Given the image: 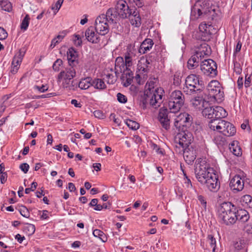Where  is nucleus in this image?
<instances>
[{
    "label": "nucleus",
    "mask_w": 252,
    "mask_h": 252,
    "mask_svg": "<svg viewBox=\"0 0 252 252\" xmlns=\"http://www.w3.org/2000/svg\"><path fill=\"white\" fill-rule=\"evenodd\" d=\"M218 220L221 224L229 226L237 220L242 222L247 221L249 219L248 212L244 209H238L230 202H224L217 208Z\"/></svg>",
    "instance_id": "f257e3e1"
},
{
    "label": "nucleus",
    "mask_w": 252,
    "mask_h": 252,
    "mask_svg": "<svg viewBox=\"0 0 252 252\" xmlns=\"http://www.w3.org/2000/svg\"><path fill=\"white\" fill-rule=\"evenodd\" d=\"M195 174L198 181L203 184L210 176V173H213L214 170L210 167L205 159L199 158L196 160L195 165Z\"/></svg>",
    "instance_id": "f03ea898"
},
{
    "label": "nucleus",
    "mask_w": 252,
    "mask_h": 252,
    "mask_svg": "<svg viewBox=\"0 0 252 252\" xmlns=\"http://www.w3.org/2000/svg\"><path fill=\"white\" fill-rule=\"evenodd\" d=\"M75 76V69L71 65L62 71L58 76V79L59 81L62 82L63 88L69 90L75 91L77 89V86L73 84L74 81L72 79Z\"/></svg>",
    "instance_id": "7ed1b4c3"
},
{
    "label": "nucleus",
    "mask_w": 252,
    "mask_h": 252,
    "mask_svg": "<svg viewBox=\"0 0 252 252\" xmlns=\"http://www.w3.org/2000/svg\"><path fill=\"white\" fill-rule=\"evenodd\" d=\"M207 91L210 101L220 102L224 97L223 88L217 80L211 81L207 86Z\"/></svg>",
    "instance_id": "20e7f679"
},
{
    "label": "nucleus",
    "mask_w": 252,
    "mask_h": 252,
    "mask_svg": "<svg viewBox=\"0 0 252 252\" xmlns=\"http://www.w3.org/2000/svg\"><path fill=\"white\" fill-rule=\"evenodd\" d=\"M199 76L195 74H190L186 79L183 91L187 94L196 93L200 90Z\"/></svg>",
    "instance_id": "39448f33"
},
{
    "label": "nucleus",
    "mask_w": 252,
    "mask_h": 252,
    "mask_svg": "<svg viewBox=\"0 0 252 252\" xmlns=\"http://www.w3.org/2000/svg\"><path fill=\"white\" fill-rule=\"evenodd\" d=\"M148 89V91H146V94L149 99L150 105L155 108L159 107L162 102L164 90L161 88H155L154 87L149 88Z\"/></svg>",
    "instance_id": "423d86ee"
},
{
    "label": "nucleus",
    "mask_w": 252,
    "mask_h": 252,
    "mask_svg": "<svg viewBox=\"0 0 252 252\" xmlns=\"http://www.w3.org/2000/svg\"><path fill=\"white\" fill-rule=\"evenodd\" d=\"M193 139L192 134L188 131L179 133L176 137L177 145L175 146L177 152H182L184 148L189 146Z\"/></svg>",
    "instance_id": "0eeeda50"
},
{
    "label": "nucleus",
    "mask_w": 252,
    "mask_h": 252,
    "mask_svg": "<svg viewBox=\"0 0 252 252\" xmlns=\"http://www.w3.org/2000/svg\"><path fill=\"white\" fill-rule=\"evenodd\" d=\"M217 66L213 60L208 59L203 61L200 65V69L203 74L212 77L217 74Z\"/></svg>",
    "instance_id": "6e6552de"
},
{
    "label": "nucleus",
    "mask_w": 252,
    "mask_h": 252,
    "mask_svg": "<svg viewBox=\"0 0 252 252\" xmlns=\"http://www.w3.org/2000/svg\"><path fill=\"white\" fill-rule=\"evenodd\" d=\"M105 17V14H101L96 18L95 21V31L101 35H106L109 31L108 22Z\"/></svg>",
    "instance_id": "1a4fd4ad"
},
{
    "label": "nucleus",
    "mask_w": 252,
    "mask_h": 252,
    "mask_svg": "<svg viewBox=\"0 0 252 252\" xmlns=\"http://www.w3.org/2000/svg\"><path fill=\"white\" fill-rule=\"evenodd\" d=\"M135 7H129L126 2L123 0H120L117 2L116 6V10L118 15L122 18H126L135 10Z\"/></svg>",
    "instance_id": "9d476101"
},
{
    "label": "nucleus",
    "mask_w": 252,
    "mask_h": 252,
    "mask_svg": "<svg viewBox=\"0 0 252 252\" xmlns=\"http://www.w3.org/2000/svg\"><path fill=\"white\" fill-rule=\"evenodd\" d=\"M244 177L240 175H236L230 180L229 187L231 190L236 193L243 190L244 187Z\"/></svg>",
    "instance_id": "9b49d317"
},
{
    "label": "nucleus",
    "mask_w": 252,
    "mask_h": 252,
    "mask_svg": "<svg viewBox=\"0 0 252 252\" xmlns=\"http://www.w3.org/2000/svg\"><path fill=\"white\" fill-rule=\"evenodd\" d=\"M192 117L187 113H180L175 119L174 126L175 127H180L181 126L189 125L192 121Z\"/></svg>",
    "instance_id": "f8f14e48"
},
{
    "label": "nucleus",
    "mask_w": 252,
    "mask_h": 252,
    "mask_svg": "<svg viewBox=\"0 0 252 252\" xmlns=\"http://www.w3.org/2000/svg\"><path fill=\"white\" fill-rule=\"evenodd\" d=\"M226 136H231L234 135L236 130L234 126L230 123L223 120L221 124L220 129L218 131Z\"/></svg>",
    "instance_id": "ddd939ff"
},
{
    "label": "nucleus",
    "mask_w": 252,
    "mask_h": 252,
    "mask_svg": "<svg viewBox=\"0 0 252 252\" xmlns=\"http://www.w3.org/2000/svg\"><path fill=\"white\" fill-rule=\"evenodd\" d=\"M210 176L206 179V181L203 183L208 189L211 191H215L219 189L220 185L218 183V179L217 175L214 173H210Z\"/></svg>",
    "instance_id": "4468645a"
},
{
    "label": "nucleus",
    "mask_w": 252,
    "mask_h": 252,
    "mask_svg": "<svg viewBox=\"0 0 252 252\" xmlns=\"http://www.w3.org/2000/svg\"><path fill=\"white\" fill-rule=\"evenodd\" d=\"M150 63L148 60L142 57L138 61L137 63V74L135 76L136 79L137 80L141 77V75H144L145 73L148 71V64Z\"/></svg>",
    "instance_id": "2eb2a0df"
},
{
    "label": "nucleus",
    "mask_w": 252,
    "mask_h": 252,
    "mask_svg": "<svg viewBox=\"0 0 252 252\" xmlns=\"http://www.w3.org/2000/svg\"><path fill=\"white\" fill-rule=\"evenodd\" d=\"M182 152H184V158L186 162L191 164L196 157V150L192 146H189L184 148Z\"/></svg>",
    "instance_id": "dca6fc26"
},
{
    "label": "nucleus",
    "mask_w": 252,
    "mask_h": 252,
    "mask_svg": "<svg viewBox=\"0 0 252 252\" xmlns=\"http://www.w3.org/2000/svg\"><path fill=\"white\" fill-rule=\"evenodd\" d=\"M168 110L167 109L161 108L159 112L158 119L162 126L165 130L170 128V120L168 117Z\"/></svg>",
    "instance_id": "f3484780"
},
{
    "label": "nucleus",
    "mask_w": 252,
    "mask_h": 252,
    "mask_svg": "<svg viewBox=\"0 0 252 252\" xmlns=\"http://www.w3.org/2000/svg\"><path fill=\"white\" fill-rule=\"evenodd\" d=\"M95 30L93 27L88 28L85 32V36L87 40L93 43H98L100 40L99 34L95 32Z\"/></svg>",
    "instance_id": "a211bd4d"
},
{
    "label": "nucleus",
    "mask_w": 252,
    "mask_h": 252,
    "mask_svg": "<svg viewBox=\"0 0 252 252\" xmlns=\"http://www.w3.org/2000/svg\"><path fill=\"white\" fill-rule=\"evenodd\" d=\"M133 78V74L130 69H125L122 71L121 79L122 84L125 87H127L130 85Z\"/></svg>",
    "instance_id": "6ab92c4d"
},
{
    "label": "nucleus",
    "mask_w": 252,
    "mask_h": 252,
    "mask_svg": "<svg viewBox=\"0 0 252 252\" xmlns=\"http://www.w3.org/2000/svg\"><path fill=\"white\" fill-rule=\"evenodd\" d=\"M195 53L198 55L200 59L205 56H209L211 54V48L205 42L201 43L199 46L195 47Z\"/></svg>",
    "instance_id": "aec40b11"
},
{
    "label": "nucleus",
    "mask_w": 252,
    "mask_h": 252,
    "mask_svg": "<svg viewBox=\"0 0 252 252\" xmlns=\"http://www.w3.org/2000/svg\"><path fill=\"white\" fill-rule=\"evenodd\" d=\"M138 48H135V45L133 44H129L126 47V50L125 54V56L136 61L137 59L139 50Z\"/></svg>",
    "instance_id": "412c9836"
},
{
    "label": "nucleus",
    "mask_w": 252,
    "mask_h": 252,
    "mask_svg": "<svg viewBox=\"0 0 252 252\" xmlns=\"http://www.w3.org/2000/svg\"><path fill=\"white\" fill-rule=\"evenodd\" d=\"M128 17L129 18L130 23L136 27H139L141 24V20L139 12L135 7V10H133Z\"/></svg>",
    "instance_id": "4be33fe9"
},
{
    "label": "nucleus",
    "mask_w": 252,
    "mask_h": 252,
    "mask_svg": "<svg viewBox=\"0 0 252 252\" xmlns=\"http://www.w3.org/2000/svg\"><path fill=\"white\" fill-rule=\"evenodd\" d=\"M154 42L151 39L147 38L141 44L139 48V53L140 54H144L149 51L153 47Z\"/></svg>",
    "instance_id": "5701e85b"
},
{
    "label": "nucleus",
    "mask_w": 252,
    "mask_h": 252,
    "mask_svg": "<svg viewBox=\"0 0 252 252\" xmlns=\"http://www.w3.org/2000/svg\"><path fill=\"white\" fill-rule=\"evenodd\" d=\"M169 101L180 103L183 105L184 103V95L180 91L175 90L171 93Z\"/></svg>",
    "instance_id": "b1692460"
},
{
    "label": "nucleus",
    "mask_w": 252,
    "mask_h": 252,
    "mask_svg": "<svg viewBox=\"0 0 252 252\" xmlns=\"http://www.w3.org/2000/svg\"><path fill=\"white\" fill-rule=\"evenodd\" d=\"M92 78L91 77L84 78L76 86L81 90H87L92 86Z\"/></svg>",
    "instance_id": "393cba45"
},
{
    "label": "nucleus",
    "mask_w": 252,
    "mask_h": 252,
    "mask_svg": "<svg viewBox=\"0 0 252 252\" xmlns=\"http://www.w3.org/2000/svg\"><path fill=\"white\" fill-rule=\"evenodd\" d=\"M223 120L221 119H211L209 122L208 126L210 129L214 131H217L220 129L221 122Z\"/></svg>",
    "instance_id": "a878e982"
},
{
    "label": "nucleus",
    "mask_w": 252,
    "mask_h": 252,
    "mask_svg": "<svg viewBox=\"0 0 252 252\" xmlns=\"http://www.w3.org/2000/svg\"><path fill=\"white\" fill-rule=\"evenodd\" d=\"M117 11L112 9L109 8L106 12L105 16L107 19V21L109 23H116L117 21Z\"/></svg>",
    "instance_id": "bb28decb"
},
{
    "label": "nucleus",
    "mask_w": 252,
    "mask_h": 252,
    "mask_svg": "<svg viewBox=\"0 0 252 252\" xmlns=\"http://www.w3.org/2000/svg\"><path fill=\"white\" fill-rule=\"evenodd\" d=\"M237 141H233L229 144V150L236 156H240L242 154L241 148L238 145Z\"/></svg>",
    "instance_id": "cd10ccee"
},
{
    "label": "nucleus",
    "mask_w": 252,
    "mask_h": 252,
    "mask_svg": "<svg viewBox=\"0 0 252 252\" xmlns=\"http://www.w3.org/2000/svg\"><path fill=\"white\" fill-rule=\"evenodd\" d=\"M227 116V112L222 107H214L213 119H221Z\"/></svg>",
    "instance_id": "c85d7f7f"
},
{
    "label": "nucleus",
    "mask_w": 252,
    "mask_h": 252,
    "mask_svg": "<svg viewBox=\"0 0 252 252\" xmlns=\"http://www.w3.org/2000/svg\"><path fill=\"white\" fill-rule=\"evenodd\" d=\"M115 73H117L118 72H122L123 70L125 69V63L124 58L122 57H118L115 60Z\"/></svg>",
    "instance_id": "c756f323"
},
{
    "label": "nucleus",
    "mask_w": 252,
    "mask_h": 252,
    "mask_svg": "<svg viewBox=\"0 0 252 252\" xmlns=\"http://www.w3.org/2000/svg\"><path fill=\"white\" fill-rule=\"evenodd\" d=\"M77 54L73 48H70L67 52V57L70 66L73 65L77 58Z\"/></svg>",
    "instance_id": "7c9ffc66"
},
{
    "label": "nucleus",
    "mask_w": 252,
    "mask_h": 252,
    "mask_svg": "<svg viewBox=\"0 0 252 252\" xmlns=\"http://www.w3.org/2000/svg\"><path fill=\"white\" fill-rule=\"evenodd\" d=\"M191 103L192 106L196 109H201L204 107L205 101L202 97L197 96L195 97L191 100Z\"/></svg>",
    "instance_id": "2f4dec72"
},
{
    "label": "nucleus",
    "mask_w": 252,
    "mask_h": 252,
    "mask_svg": "<svg viewBox=\"0 0 252 252\" xmlns=\"http://www.w3.org/2000/svg\"><path fill=\"white\" fill-rule=\"evenodd\" d=\"M92 86L96 89L101 90L106 88V85L104 82L101 79L95 78L94 80L92 79Z\"/></svg>",
    "instance_id": "473e14b6"
},
{
    "label": "nucleus",
    "mask_w": 252,
    "mask_h": 252,
    "mask_svg": "<svg viewBox=\"0 0 252 252\" xmlns=\"http://www.w3.org/2000/svg\"><path fill=\"white\" fill-rule=\"evenodd\" d=\"M182 106L180 103H175V101H169L168 107L171 113H176L180 110Z\"/></svg>",
    "instance_id": "72a5a7b5"
},
{
    "label": "nucleus",
    "mask_w": 252,
    "mask_h": 252,
    "mask_svg": "<svg viewBox=\"0 0 252 252\" xmlns=\"http://www.w3.org/2000/svg\"><path fill=\"white\" fill-rule=\"evenodd\" d=\"M24 52L20 50L19 52L14 56L12 62V64L20 66V64L24 56Z\"/></svg>",
    "instance_id": "f704fd0d"
},
{
    "label": "nucleus",
    "mask_w": 252,
    "mask_h": 252,
    "mask_svg": "<svg viewBox=\"0 0 252 252\" xmlns=\"http://www.w3.org/2000/svg\"><path fill=\"white\" fill-rule=\"evenodd\" d=\"M242 205L246 207L252 208V197L250 195H245L240 200Z\"/></svg>",
    "instance_id": "c9c22d12"
},
{
    "label": "nucleus",
    "mask_w": 252,
    "mask_h": 252,
    "mask_svg": "<svg viewBox=\"0 0 252 252\" xmlns=\"http://www.w3.org/2000/svg\"><path fill=\"white\" fill-rule=\"evenodd\" d=\"M205 14V12H202L200 9L193 7L191 9V17L192 19H196L204 16Z\"/></svg>",
    "instance_id": "e433bc0d"
},
{
    "label": "nucleus",
    "mask_w": 252,
    "mask_h": 252,
    "mask_svg": "<svg viewBox=\"0 0 252 252\" xmlns=\"http://www.w3.org/2000/svg\"><path fill=\"white\" fill-rule=\"evenodd\" d=\"M213 141L218 146H223L226 143L225 138L219 134L214 136Z\"/></svg>",
    "instance_id": "4c0bfd02"
},
{
    "label": "nucleus",
    "mask_w": 252,
    "mask_h": 252,
    "mask_svg": "<svg viewBox=\"0 0 252 252\" xmlns=\"http://www.w3.org/2000/svg\"><path fill=\"white\" fill-rule=\"evenodd\" d=\"M93 234L94 237L98 238L103 242L107 240V238L105 234L99 229H96L94 230Z\"/></svg>",
    "instance_id": "58836bf2"
},
{
    "label": "nucleus",
    "mask_w": 252,
    "mask_h": 252,
    "mask_svg": "<svg viewBox=\"0 0 252 252\" xmlns=\"http://www.w3.org/2000/svg\"><path fill=\"white\" fill-rule=\"evenodd\" d=\"M0 6L5 11L9 12L12 10V4L7 0H0Z\"/></svg>",
    "instance_id": "ea45409f"
},
{
    "label": "nucleus",
    "mask_w": 252,
    "mask_h": 252,
    "mask_svg": "<svg viewBox=\"0 0 252 252\" xmlns=\"http://www.w3.org/2000/svg\"><path fill=\"white\" fill-rule=\"evenodd\" d=\"M213 107H206L202 111L203 115L209 119H213Z\"/></svg>",
    "instance_id": "a19ab883"
},
{
    "label": "nucleus",
    "mask_w": 252,
    "mask_h": 252,
    "mask_svg": "<svg viewBox=\"0 0 252 252\" xmlns=\"http://www.w3.org/2000/svg\"><path fill=\"white\" fill-rule=\"evenodd\" d=\"M125 123L129 128L133 130H136L139 127V125L138 123L130 119H126Z\"/></svg>",
    "instance_id": "79ce46f5"
},
{
    "label": "nucleus",
    "mask_w": 252,
    "mask_h": 252,
    "mask_svg": "<svg viewBox=\"0 0 252 252\" xmlns=\"http://www.w3.org/2000/svg\"><path fill=\"white\" fill-rule=\"evenodd\" d=\"M24 229L28 235H31L34 233L35 230V227L34 225L32 224L27 223L25 225Z\"/></svg>",
    "instance_id": "37998d69"
},
{
    "label": "nucleus",
    "mask_w": 252,
    "mask_h": 252,
    "mask_svg": "<svg viewBox=\"0 0 252 252\" xmlns=\"http://www.w3.org/2000/svg\"><path fill=\"white\" fill-rule=\"evenodd\" d=\"M30 20V18L29 15H26L24 18L23 19L21 24V28L22 30L25 31L28 29L29 25Z\"/></svg>",
    "instance_id": "c03bdc74"
},
{
    "label": "nucleus",
    "mask_w": 252,
    "mask_h": 252,
    "mask_svg": "<svg viewBox=\"0 0 252 252\" xmlns=\"http://www.w3.org/2000/svg\"><path fill=\"white\" fill-rule=\"evenodd\" d=\"M124 63H125V69H130L129 67H131L134 64H135L136 61H135L132 59H130L129 58H127L125 56Z\"/></svg>",
    "instance_id": "a18cd8bd"
},
{
    "label": "nucleus",
    "mask_w": 252,
    "mask_h": 252,
    "mask_svg": "<svg viewBox=\"0 0 252 252\" xmlns=\"http://www.w3.org/2000/svg\"><path fill=\"white\" fill-rule=\"evenodd\" d=\"M19 212L22 216L26 218H29L30 216L29 211L25 206H22L21 207H20L19 209Z\"/></svg>",
    "instance_id": "49530a36"
},
{
    "label": "nucleus",
    "mask_w": 252,
    "mask_h": 252,
    "mask_svg": "<svg viewBox=\"0 0 252 252\" xmlns=\"http://www.w3.org/2000/svg\"><path fill=\"white\" fill-rule=\"evenodd\" d=\"M244 85L246 88L252 86V74L246 75Z\"/></svg>",
    "instance_id": "de8ad7c7"
},
{
    "label": "nucleus",
    "mask_w": 252,
    "mask_h": 252,
    "mask_svg": "<svg viewBox=\"0 0 252 252\" xmlns=\"http://www.w3.org/2000/svg\"><path fill=\"white\" fill-rule=\"evenodd\" d=\"M63 64V61L61 59H57L53 63V69L55 71H59L60 69V67Z\"/></svg>",
    "instance_id": "09e8293b"
},
{
    "label": "nucleus",
    "mask_w": 252,
    "mask_h": 252,
    "mask_svg": "<svg viewBox=\"0 0 252 252\" xmlns=\"http://www.w3.org/2000/svg\"><path fill=\"white\" fill-rule=\"evenodd\" d=\"M63 0H58L55 6H53L52 7V9L54 10V15L56 14V13L58 12V11L60 10L63 3Z\"/></svg>",
    "instance_id": "8fccbe9b"
},
{
    "label": "nucleus",
    "mask_w": 252,
    "mask_h": 252,
    "mask_svg": "<svg viewBox=\"0 0 252 252\" xmlns=\"http://www.w3.org/2000/svg\"><path fill=\"white\" fill-rule=\"evenodd\" d=\"M183 173L184 176V184L185 185V186L188 188H192V184L191 183V181L189 178H188V176H187V174L184 172V171L182 169Z\"/></svg>",
    "instance_id": "3c124183"
},
{
    "label": "nucleus",
    "mask_w": 252,
    "mask_h": 252,
    "mask_svg": "<svg viewBox=\"0 0 252 252\" xmlns=\"http://www.w3.org/2000/svg\"><path fill=\"white\" fill-rule=\"evenodd\" d=\"M106 77L108 84H113L116 81V76L112 74L108 73Z\"/></svg>",
    "instance_id": "603ef678"
},
{
    "label": "nucleus",
    "mask_w": 252,
    "mask_h": 252,
    "mask_svg": "<svg viewBox=\"0 0 252 252\" xmlns=\"http://www.w3.org/2000/svg\"><path fill=\"white\" fill-rule=\"evenodd\" d=\"M245 243L244 240L240 239L236 242L234 244V247L236 249L240 250L245 247Z\"/></svg>",
    "instance_id": "864d4df0"
},
{
    "label": "nucleus",
    "mask_w": 252,
    "mask_h": 252,
    "mask_svg": "<svg viewBox=\"0 0 252 252\" xmlns=\"http://www.w3.org/2000/svg\"><path fill=\"white\" fill-rule=\"evenodd\" d=\"M208 238L210 241V244L211 247L213 248V252H215L216 246V240L215 238L212 235H209Z\"/></svg>",
    "instance_id": "5fc2aeb1"
},
{
    "label": "nucleus",
    "mask_w": 252,
    "mask_h": 252,
    "mask_svg": "<svg viewBox=\"0 0 252 252\" xmlns=\"http://www.w3.org/2000/svg\"><path fill=\"white\" fill-rule=\"evenodd\" d=\"M117 100L119 102L122 103H125L126 102L127 98L125 95L119 93L117 94Z\"/></svg>",
    "instance_id": "6e6d98bb"
},
{
    "label": "nucleus",
    "mask_w": 252,
    "mask_h": 252,
    "mask_svg": "<svg viewBox=\"0 0 252 252\" xmlns=\"http://www.w3.org/2000/svg\"><path fill=\"white\" fill-rule=\"evenodd\" d=\"M234 70L237 74H240L242 72V68L239 63H234Z\"/></svg>",
    "instance_id": "4d7b16f0"
},
{
    "label": "nucleus",
    "mask_w": 252,
    "mask_h": 252,
    "mask_svg": "<svg viewBox=\"0 0 252 252\" xmlns=\"http://www.w3.org/2000/svg\"><path fill=\"white\" fill-rule=\"evenodd\" d=\"M37 184L35 182H33L31 185V187L25 189V193L29 194L31 191H33L37 187Z\"/></svg>",
    "instance_id": "13d9d810"
},
{
    "label": "nucleus",
    "mask_w": 252,
    "mask_h": 252,
    "mask_svg": "<svg viewBox=\"0 0 252 252\" xmlns=\"http://www.w3.org/2000/svg\"><path fill=\"white\" fill-rule=\"evenodd\" d=\"M8 34L6 31L0 27V40H4L7 38Z\"/></svg>",
    "instance_id": "bf43d9fd"
},
{
    "label": "nucleus",
    "mask_w": 252,
    "mask_h": 252,
    "mask_svg": "<svg viewBox=\"0 0 252 252\" xmlns=\"http://www.w3.org/2000/svg\"><path fill=\"white\" fill-rule=\"evenodd\" d=\"M208 26L205 23H201L199 25V30L202 33L207 32Z\"/></svg>",
    "instance_id": "052dcab7"
},
{
    "label": "nucleus",
    "mask_w": 252,
    "mask_h": 252,
    "mask_svg": "<svg viewBox=\"0 0 252 252\" xmlns=\"http://www.w3.org/2000/svg\"><path fill=\"white\" fill-rule=\"evenodd\" d=\"M20 168L24 173H27L29 171L30 166L28 164L24 163L20 165Z\"/></svg>",
    "instance_id": "680f3d73"
},
{
    "label": "nucleus",
    "mask_w": 252,
    "mask_h": 252,
    "mask_svg": "<svg viewBox=\"0 0 252 252\" xmlns=\"http://www.w3.org/2000/svg\"><path fill=\"white\" fill-rule=\"evenodd\" d=\"M200 57L195 53V54L192 55L191 58L189 59L190 62L192 61L194 63H196L199 64V60H201Z\"/></svg>",
    "instance_id": "e2e57ef3"
},
{
    "label": "nucleus",
    "mask_w": 252,
    "mask_h": 252,
    "mask_svg": "<svg viewBox=\"0 0 252 252\" xmlns=\"http://www.w3.org/2000/svg\"><path fill=\"white\" fill-rule=\"evenodd\" d=\"M129 2L139 7H142L143 3L141 0H128Z\"/></svg>",
    "instance_id": "0e129e2a"
},
{
    "label": "nucleus",
    "mask_w": 252,
    "mask_h": 252,
    "mask_svg": "<svg viewBox=\"0 0 252 252\" xmlns=\"http://www.w3.org/2000/svg\"><path fill=\"white\" fill-rule=\"evenodd\" d=\"M198 66V64L194 63L192 61L191 62L190 60H189L188 62V67L189 69H193Z\"/></svg>",
    "instance_id": "69168bd1"
},
{
    "label": "nucleus",
    "mask_w": 252,
    "mask_h": 252,
    "mask_svg": "<svg viewBox=\"0 0 252 252\" xmlns=\"http://www.w3.org/2000/svg\"><path fill=\"white\" fill-rule=\"evenodd\" d=\"M197 198L200 203H201V204L202 205V206L205 209H206L207 203L204 197L203 196L199 195H198Z\"/></svg>",
    "instance_id": "338daca9"
},
{
    "label": "nucleus",
    "mask_w": 252,
    "mask_h": 252,
    "mask_svg": "<svg viewBox=\"0 0 252 252\" xmlns=\"http://www.w3.org/2000/svg\"><path fill=\"white\" fill-rule=\"evenodd\" d=\"M35 88L40 92L44 93L48 90V87L46 85H42L41 86H36Z\"/></svg>",
    "instance_id": "774afa93"
}]
</instances>
